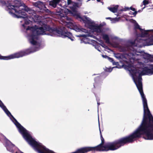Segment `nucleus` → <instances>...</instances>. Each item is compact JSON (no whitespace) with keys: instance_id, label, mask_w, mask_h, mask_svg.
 I'll return each instance as SVG.
<instances>
[{"instance_id":"4","label":"nucleus","mask_w":153,"mask_h":153,"mask_svg":"<svg viewBox=\"0 0 153 153\" xmlns=\"http://www.w3.org/2000/svg\"><path fill=\"white\" fill-rule=\"evenodd\" d=\"M14 5H13L10 4L7 6L8 9L9 10V13L12 14H14L16 16V15H19L20 13H24L23 8L25 5H22L21 2L17 0L14 1Z\"/></svg>"},{"instance_id":"2","label":"nucleus","mask_w":153,"mask_h":153,"mask_svg":"<svg viewBox=\"0 0 153 153\" xmlns=\"http://www.w3.org/2000/svg\"><path fill=\"white\" fill-rule=\"evenodd\" d=\"M137 136L136 140L141 137L147 140H153V117L149 110L144 111L143 118L141 123L136 130Z\"/></svg>"},{"instance_id":"3","label":"nucleus","mask_w":153,"mask_h":153,"mask_svg":"<svg viewBox=\"0 0 153 153\" xmlns=\"http://www.w3.org/2000/svg\"><path fill=\"white\" fill-rule=\"evenodd\" d=\"M132 71L134 82L140 94L142 99L144 111H145L149 109L148 106L147 100L144 94L143 89L142 82V79L141 76L143 75L142 72H140V71L137 70H134Z\"/></svg>"},{"instance_id":"37","label":"nucleus","mask_w":153,"mask_h":153,"mask_svg":"<svg viewBox=\"0 0 153 153\" xmlns=\"http://www.w3.org/2000/svg\"><path fill=\"white\" fill-rule=\"evenodd\" d=\"M15 153H24L21 151H19V152H16Z\"/></svg>"},{"instance_id":"25","label":"nucleus","mask_w":153,"mask_h":153,"mask_svg":"<svg viewBox=\"0 0 153 153\" xmlns=\"http://www.w3.org/2000/svg\"><path fill=\"white\" fill-rule=\"evenodd\" d=\"M71 9L72 10V11L74 12V13H76L77 12V9L76 7H71Z\"/></svg>"},{"instance_id":"26","label":"nucleus","mask_w":153,"mask_h":153,"mask_svg":"<svg viewBox=\"0 0 153 153\" xmlns=\"http://www.w3.org/2000/svg\"><path fill=\"white\" fill-rule=\"evenodd\" d=\"M135 29H139L140 31H141L142 30V29L140 27V26L138 24H136L134 26Z\"/></svg>"},{"instance_id":"22","label":"nucleus","mask_w":153,"mask_h":153,"mask_svg":"<svg viewBox=\"0 0 153 153\" xmlns=\"http://www.w3.org/2000/svg\"><path fill=\"white\" fill-rule=\"evenodd\" d=\"M44 7L43 10L45 13H51V12L50 9L47 8V7L44 6Z\"/></svg>"},{"instance_id":"17","label":"nucleus","mask_w":153,"mask_h":153,"mask_svg":"<svg viewBox=\"0 0 153 153\" xmlns=\"http://www.w3.org/2000/svg\"><path fill=\"white\" fill-rule=\"evenodd\" d=\"M137 41V39L135 40L134 41L131 42L130 43L131 45V46H130L129 48H128V49L130 48H132V46H138V44L136 43V42Z\"/></svg>"},{"instance_id":"23","label":"nucleus","mask_w":153,"mask_h":153,"mask_svg":"<svg viewBox=\"0 0 153 153\" xmlns=\"http://www.w3.org/2000/svg\"><path fill=\"white\" fill-rule=\"evenodd\" d=\"M150 55V54L147 53H145L143 55V57L144 58L146 59H147L148 60L149 56Z\"/></svg>"},{"instance_id":"43","label":"nucleus","mask_w":153,"mask_h":153,"mask_svg":"<svg viewBox=\"0 0 153 153\" xmlns=\"http://www.w3.org/2000/svg\"><path fill=\"white\" fill-rule=\"evenodd\" d=\"M97 75V74H93V76L95 75Z\"/></svg>"},{"instance_id":"11","label":"nucleus","mask_w":153,"mask_h":153,"mask_svg":"<svg viewBox=\"0 0 153 153\" xmlns=\"http://www.w3.org/2000/svg\"><path fill=\"white\" fill-rule=\"evenodd\" d=\"M74 15L76 16L77 18H79L81 19L84 23L88 24H91V21L89 20V18L88 17L85 16L84 19L79 14H77V13H74Z\"/></svg>"},{"instance_id":"16","label":"nucleus","mask_w":153,"mask_h":153,"mask_svg":"<svg viewBox=\"0 0 153 153\" xmlns=\"http://www.w3.org/2000/svg\"><path fill=\"white\" fill-rule=\"evenodd\" d=\"M102 38L104 40H105V42L106 43L108 44L110 43L109 38L108 35L106 34H103Z\"/></svg>"},{"instance_id":"41","label":"nucleus","mask_w":153,"mask_h":153,"mask_svg":"<svg viewBox=\"0 0 153 153\" xmlns=\"http://www.w3.org/2000/svg\"><path fill=\"white\" fill-rule=\"evenodd\" d=\"M141 11V10H139L137 12H140Z\"/></svg>"},{"instance_id":"20","label":"nucleus","mask_w":153,"mask_h":153,"mask_svg":"<svg viewBox=\"0 0 153 153\" xmlns=\"http://www.w3.org/2000/svg\"><path fill=\"white\" fill-rule=\"evenodd\" d=\"M146 42L147 45H153V39L151 38L147 39Z\"/></svg>"},{"instance_id":"36","label":"nucleus","mask_w":153,"mask_h":153,"mask_svg":"<svg viewBox=\"0 0 153 153\" xmlns=\"http://www.w3.org/2000/svg\"><path fill=\"white\" fill-rule=\"evenodd\" d=\"M106 19H110L111 21H112L113 19L112 18L108 17H106L105 18Z\"/></svg>"},{"instance_id":"27","label":"nucleus","mask_w":153,"mask_h":153,"mask_svg":"<svg viewBox=\"0 0 153 153\" xmlns=\"http://www.w3.org/2000/svg\"><path fill=\"white\" fill-rule=\"evenodd\" d=\"M72 4H73L72 7H76V8L78 7H79V4L78 3L73 2Z\"/></svg>"},{"instance_id":"35","label":"nucleus","mask_w":153,"mask_h":153,"mask_svg":"<svg viewBox=\"0 0 153 153\" xmlns=\"http://www.w3.org/2000/svg\"><path fill=\"white\" fill-rule=\"evenodd\" d=\"M130 9L131 10L134 11V12H135V11H137L136 10V9H135V8H133V7H131L130 8Z\"/></svg>"},{"instance_id":"15","label":"nucleus","mask_w":153,"mask_h":153,"mask_svg":"<svg viewBox=\"0 0 153 153\" xmlns=\"http://www.w3.org/2000/svg\"><path fill=\"white\" fill-rule=\"evenodd\" d=\"M118 7V6L117 5L113 7H108V8L111 12L115 13L117 11Z\"/></svg>"},{"instance_id":"10","label":"nucleus","mask_w":153,"mask_h":153,"mask_svg":"<svg viewBox=\"0 0 153 153\" xmlns=\"http://www.w3.org/2000/svg\"><path fill=\"white\" fill-rule=\"evenodd\" d=\"M101 79L100 77L99 76H97L95 77L94 79L95 82L94 84V88L99 90L101 88Z\"/></svg>"},{"instance_id":"18","label":"nucleus","mask_w":153,"mask_h":153,"mask_svg":"<svg viewBox=\"0 0 153 153\" xmlns=\"http://www.w3.org/2000/svg\"><path fill=\"white\" fill-rule=\"evenodd\" d=\"M141 32V36L142 37H143L147 35L148 34V33L149 31V30H144L142 29V30L141 31H140Z\"/></svg>"},{"instance_id":"33","label":"nucleus","mask_w":153,"mask_h":153,"mask_svg":"<svg viewBox=\"0 0 153 153\" xmlns=\"http://www.w3.org/2000/svg\"><path fill=\"white\" fill-rule=\"evenodd\" d=\"M73 2L72 0H67V3L68 5H69L71 4H73Z\"/></svg>"},{"instance_id":"1","label":"nucleus","mask_w":153,"mask_h":153,"mask_svg":"<svg viewBox=\"0 0 153 153\" xmlns=\"http://www.w3.org/2000/svg\"><path fill=\"white\" fill-rule=\"evenodd\" d=\"M26 30H30L32 31L29 40L30 43L34 45L37 44V42L35 39H38V36L46 34L45 32L47 31L56 34L57 36L62 38L68 37L72 41L74 40V38L72 33L68 31L65 27H63L62 29L52 28L48 25H44L41 27H38L36 25L33 27L28 26Z\"/></svg>"},{"instance_id":"31","label":"nucleus","mask_w":153,"mask_h":153,"mask_svg":"<svg viewBox=\"0 0 153 153\" xmlns=\"http://www.w3.org/2000/svg\"><path fill=\"white\" fill-rule=\"evenodd\" d=\"M2 105L1 106V107L2 108V109L4 111L7 109L6 107L3 104H1Z\"/></svg>"},{"instance_id":"34","label":"nucleus","mask_w":153,"mask_h":153,"mask_svg":"<svg viewBox=\"0 0 153 153\" xmlns=\"http://www.w3.org/2000/svg\"><path fill=\"white\" fill-rule=\"evenodd\" d=\"M130 10V8L128 7H126L124 8L122 10L124 11H126L127 10Z\"/></svg>"},{"instance_id":"13","label":"nucleus","mask_w":153,"mask_h":153,"mask_svg":"<svg viewBox=\"0 0 153 153\" xmlns=\"http://www.w3.org/2000/svg\"><path fill=\"white\" fill-rule=\"evenodd\" d=\"M102 25L100 24L99 25H92L91 28L95 31L98 33H101L102 30L101 28Z\"/></svg>"},{"instance_id":"40","label":"nucleus","mask_w":153,"mask_h":153,"mask_svg":"<svg viewBox=\"0 0 153 153\" xmlns=\"http://www.w3.org/2000/svg\"><path fill=\"white\" fill-rule=\"evenodd\" d=\"M112 70V69H109V70L108 71L111 72Z\"/></svg>"},{"instance_id":"5","label":"nucleus","mask_w":153,"mask_h":153,"mask_svg":"<svg viewBox=\"0 0 153 153\" xmlns=\"http://www.w3.org/2000/svg\"><path fill=\"white\" fill-rule=\"evenodd\" d=\"M23 9L24 10L23 11L24 13H20L19 15H16V17L18 18H28L31 19V20H33L34 18L36 16V11L33 10H31L25 5Z\"/></svg>"},{"instance_id":"12","label":"nucleus","mask_w":153,"mask_h":153,"mask_svg":"<svg viewBox=\"0 0 153 153\" xmlns=\"http://www.w3.org/2000/svg\"><path fill=\"white\" fill-rule=\"evenodd\" d=\"M61 0H52L49 2V5L53 8L56 7L57 4L60 3Z\"/></svg>"},{"instance_id":"46","label":"nucleus","mask_w":153,"mask_h":153,"mask_svg":"<svg viewBox=\"0 0 153 153\" xmlns=\"http://www.w3.org/2000/svg\"><path fill=\"white\" fill-rule=\"evenodd\" d=\"M90 0H88L87 1H90Z\"/></svg>"},{"instance_id":"8","label":"nucleus","mask_w":153,"mask_h":153,"mask_svg":"<svg viewBox=\"0 0 153 153\" xmlns=\"http://www.w3.org/2000/svg\"><path fill=\"white\" fill-rule=\"evenodd\" d=\"M5 146L7 149L8 151L11 152L12 153H14V150L16 147L13 144L10 140H8L6 141Z\"/></svg>"},{"instance_id":"32","label":"nucleus","mask_w":153,"mask_h":153,"mask_svg":"<svg viewBox=\"0 0 153 153\" xmlns=\"http://www.w3.org/2000/svg\"><path fill=\"white\" fill-rule=\"evenodd\" d=\"M6 56H3L1 55L0 54V59H3L4 60H6Z\"/></svg>"},{"instance_id":"30","label":"nucleus","mask_w":153,"mask_h":153,"mask_svg":"<svg viewBox=\"0 0 153 153\" xmlns=\"http://www.w3.org/2000/svg\"><path fill=\"white\" fill-rule=\"evenodd\" d=\"M143 4L146 5L148 4L149 3V1H148L147 0H144L143 2Z\"/></svg>"},{"instance_id":"28","label":"nucleus","mask_w":153,"mask_h":153,"mask_svg":"<svg viewBox=\"0 0 153 153\" xmlns=\"http://www.w3.org/2000/svg\"><path fill=\"white\" fill-rule=\"evenodd\" d=\"M137 11H135V12H133L131 11H130L129 13V14L130 15H132L134 16H135L136 14H137Z\"/></svg>"},{"instance_id":"45","label":"nucleus","mask_w":153,"mask_h":153,"mask_svg":"<svg viewBox=\"0 0 153 153\" xmlns=\"http://www.w3.org/2000/svg\"><path fill=\"white\" fill-rule=\"evenodd\" d=\"M145 7H144L142 9V10Z\"/></svg>"},{"instance_id":"9","label":"nucleus","mask_w":153,"mask_h":153,"mask_svg":"<svg viewBox=\"0 0 153 153\" xmlns=\"http://www.w3.org/2000/svg\"><path fill=\"white\" fill-rule=\"evenodd\" d=\"M149 67L151 68L149 69L147 67H144L143 68L142 71L143 75L153 74V65H149Z\"/></svg>"},{"instance_id":"42","label":"nucleus","mask_w":153,"mask_h":153,"mask_svg":"<svg viewBox=\"0 0 153 153\" xmlns=\"http://www.w3.org/2000/svg\"><path fill=\"white\" fill-rule=\"evenodd\" d=\"M97 1H98V2H100V0H97Z\"/></svg>"},{"instance_id":"44","label":"nucleus","mask_w":153,"mask_h":153,"mask_svg":"<svg viewBox=\"0 0 153 153\" xmlns=\"http://www.w3.org/2000/svg\"><path fill=\"white\" fill-rule=\"evenodd\" d=\"M142 41V39H140V42Z\"/></svg>"},{"instance_id":"29","label":"nucleus","mask_w":153,"mask_h":153,"mask_svg":"<svg viewBox=\"0 0 153 153\" xmlns=\"http://www.w3.org/2000/svg\"><path fill=\"white\" fill-rule=\"evenodd\" d=\"M148 60L151 62H153V55H152L150 54Z\"/></svg>"},{"instance_id":"19","label":"nucleus","mask_w":153,"mask_h":153,"mask_svg":"<svg viewBox=\"0 0 153 153\" xmlns=\"http://www.w3.org/2000/svg\"><path fill=\"white\" fill-rule=\"evenodd\" d=\"M26 18L27 19L25 20V24L26 25H28L30 23H31L33 21H35L34 19L33 20H31V19H30V18Z\"/></svg>"},{"instance_id":"47","label":"nucleus","mask_w":153,"mask_h":153,"mask_svg":"<svg viewBox=\"0 0 153 153\" xmlns=\"http://www.w3.org/2000/svg\"><path fill=\"white\" fill-rule=\"evenodd\" d=\"M98 50L99 51H100V50Z\"/></svg>"},{"instance_id":"21","label":"nucleus","mask_w":153,"mask_h":153,"mask_svg":"<svg viewBox=\"0 0 153 153\" xmlns=\"http://www.w3.org/2000/svg\"><path fill=\"white\" fill-rule=\"evenodd\" d=\"M62 10L60 9L59 11H56V12L57 13V14L60 16V18L64 17V15L62 13Z\"/></svg>"},{"instance_id":"14","label":"nucleus","mask_w":153,"mask_h":153,"mask_svg":"<svg viewBox=\"0 0 153 153\" xmlns=\"http://www.w3.org/2000/svg\"><path fill=\"white\" fill-rule=\"evenodd\" d=\"M33 4V6L39 8L40 10H42L44 6L43 3L40 1L34 3Z\"/></svg>"},{"instance_id":"39","label":"nucleus","mask_w":153,"mask_h":153,"mask_svg":"<svg viewBox=\"0 0 153 153\" xmlns=\"http://www.w3.org/2000/svg\"><path fill=\"white\" fill-rule=\"evenodd\" d=\"M3 104L2 102L1 101V100H0V106L1 107L2 105V104Z\"/></svg>"},{"instance_id":"24","label":"nucleus","mask_w":153,"mask_h":153,"mask_svg":"<svg viewBox=\"0 0 153 153\" xmlns=\"http://www.w3.org/2000/svg\"><path fill=\"white\" fill-rule=\"evenodd\" d=\"M102 56L105 58H108L110 60V61L114 63V60L113 59L111 58H110V57H109L108 56L106 55H102Z\"/></svg>"},{"instance_id":"38","label":"nucleus","mask_w":153,"mask_h":153,"mask_svg":"<svg viewBox=\"0 0 153 153\" xmlns=\"http://www.w3.org/2000/svg\"><path fill=\"white\" fill-rule=\"evenodd\" d=\"M97 104H98V106H99L100 105V103L99 102V100H97Z\"/></svg>"},{"instance_id":"7","label":"nucleus","mask_w":153,"mask_h":153,"mask_svg":"<svg viewBox=\"0 0 153 153\" xmlns=\"http://www.w3.org/2000/svg\"><path fill=\"white\" fill-rule=\"evenodd\" d=\"M4 112L8 116H10L14 120L15 122V125L19 128V132L22 135V136L28 133L27 132V130L17 121L16 119L11 114L10 112L7 109L4 111Z\"/></svg>"},{"instance_id":"6","label":"nucleus","mask_w":153,"mask_h":153,"mask_svg":"<svg viewBox=\"0 0 153 153\" xmlns=\"http://www.w3.org/2000/svg\"><path fill=\"white\" fill-rule=\"evenodd\" d=\"M33 51L31 50V48L27 49L25 50L21 51L17 53L6 56V60H8L15 58H19L29 54Z\"/></svg>"}]
</instances>
